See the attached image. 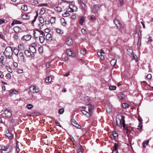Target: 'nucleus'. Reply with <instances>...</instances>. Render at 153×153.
<instances>
[{
  "mask_svg": "<svg viewBox=\"0 0 153 153\" xmlns=\"http://www.w3.org/2000/svg\"><path fill=\"white\" fill-rule=\"evenodd\" d=\"M44 26V25L42 23H40V24H39V26L40 29H42L43 27V26Z\"/></svg>",
  "mask_w": 153,
  "mask_h": 153,
  "instance_id": "59",
  "label": "nucleus"
},
{
  "mask_svg": "<svg viewBox=\"0 0 153 153\" xmlns=\"http://www.w3.org/2000/svg\"><path fill=\"white\" fill-rule=\"evenodd\" d=\"M89 98L88 97H86L85 98L84 101L85 102H87L89 101Z\"/></svg>",
  "mask_w": 153,
  "mask_h": 153,
  "instance_id": "55",
  "label": "nucleus"
},
{
  "mask_svg": "<svg viewBox=\"0 0 153 153\" xmlns=\"http://www.w3.org/2000/svg\"><path fill=\"white\" fill-rule=\"evenodd\" d=\"M81 111L84 115H86L87 117H89L91 115L90 113L89 112H88L84 110H82Z\"/></svg>",
  "mask_w": 153,
  "mask_h": 153,
  "instance_id": "19",
  "label": "nucleus"
},
{
  "mask_svg": "<svg viewBox=\"0 0 153 153\" xmlns=\"http://www.w3.org/2000/svg\"><path fill=\"white\" fill-rule=\"evenodd\" d=\"M30 18V16L27 14H25L22 16V18L24 19H28Z\"/></svg>",
  "mask_w": 153,
  "mask_h": 153,
  "instance_id": "28",
  "label": "nucleus"
},
{
  "mask_svg": "<svg viewBox=\"0 0 153 153\" xmlns=\"http://www.w3.org/2000/svg\"><path fill=\"white\" fill-rule=\"evenodd\" d=\"M4 148V149L1 151V153H9L12 149V147L11 146H9L7 147L5 146Z\"/></svg>",
  "mask_w": 153,
  "mask_h": 153,
  "instance_id": "3",
  "label": "nucleus"
},
{
  "mask_svg": "<svg viewBox=\"0 0 153 153\" xmlns=\"http://www.w3.org/2000/svg\"><path fill=\"white\" fill-rule=\"evenodd\" d=\"M4 75L3 74V73L1 72V71H0V77L1 78H3L4 77Z\"/></svg>",
  "mask_w": 153,
  "mask_h": 153,
  "instance_id": "60",
  "label": "nucleus"
},
{
  "mask_svg": "<svg viewBox=\"0 0 153 153\" xmlns=\"http://www.w3.org/2000/svg\"><path fill=\"white\" fill-rule=\"evenodd\" d=\"M66 52L67 54L70 56L74 57L75 56V53H74L73 51L70 49H67Z\"/></svg>",
  "mask_w": 153,
  "mask_h": 153,
  "instance_id": "8",
  "label": "nucleus"
},
{
  "mask_svg": "<svg viewBox=\"0 0 153 153\" xmlns=\"http://www.w3.org/2000/svg\"><path fill=\"white\" fill-rule=\"evenodd\" d=\"M129 51H132L131 54L132 55H133V59L135 60L136 61H137V56H136L134 55V52L132 50L129 49Z\"/></svg>",
  "mask_w": 153,
  "mask_h": 153,
  "instance_id": "35",
  "label": "nucleus"
},
{
  "mask_svg": "<svg viewBox=\"0 0 153 153\" xmlns=\"http://www.w3.org/2000/svg\"><path fill=\"white\" fill-rule=\"evenodd\" d=\"M17 56H18V57L21 60L23 61L24 62L25 61V57L23 53L20 52L18 54V55Z\"/></svg>",
  "mask_w": 153,
  "mask_h": 153,
  "instance_id": "11",
  "label": "nucleus"
},
{
  "mask_svg": "<svg viewBox=\"0 0 153 153\" xmlns=\"http://www.w3.org/2000/svg\"><path fill=\"white\" fill-rule=\"evenodd\" d=\"M152 39L151 37L150 36H149L148 38V42H152Z\"/></svg>",
  "mask_w": 153,
  "mask_h": 153,
  "instance_id": "61",
  "label": "nucleus"
},
{
  "mask_svg": "<svg viewBox=\"0 0 153 153\" xmlns=\"http://www.w3.org/2000/svg\"><path fill=\"white\" fill-rule=\"evenodd\" d=\"M18 48L19 50H22L24 49V46L23 45L20 44L18 45Z\"/></svg>",
  "mask_w": 153,
  "mask_h": 153,
  "instance_id": "43",
  "label": "nucleus"
},
{
  "mask_svg": "<svg viewBox=\"0 0 153 153\" xmlns=\"http://www.w3.org/2000/svg\"><path fill=\"white\" fill-rule=\"evenodd\" d=\"M38 16V14L37 13V12L36 14V16L34 17V19L32 21V23L33 24L36 21V18Z\"/></svg>",
  "mask_w": 153,
  "mask_h": 153,
  "instance_id": "48",
  "label": "nucleus"
},
{
  "mask_svg": "<svg viewBox=\"0 0 153 153\" xmlns=\"http://www.w3.org/2000/svg\"><path fill=\"white\" fill-rule=\"evenodd\" d=\"M81 32L82 34L83 35H85L87 33V31L85 29L83 28L81 30Z\"/></svg>",
  "mask_w": 153,
  "mask_h": 153,
  "instance_id": "41",
  "label": "nucleus"
},
{
  "mask_svg": "<svg viewBox=\"0 0 153 153\" xmlns=\"http://www.w3.org/2000/svg\"><path fill=\"white\" fill-rule=\"evenodd\" d=\"M45 8H42L41 10L40 13H41L42 14H43L45 13Z\"/></svg>",
  "mask_w": 153,
  "mask_h": 153,
  "instance_id": "54",
  "label": "nucleus"
},
{
  "mask_svg": "<svg viewBox=\"0 0 153 153\" xmlns=\"http://www.w3.org/2000/svg\"><path fill=\"white\" fill-rule=\"evenodd\" d=\"M114 23L117 26L118 29H120L121 28V25L118 20L116 19H115L114 21Z\"/></svg>",
  "mask_w": 153,
  "mask_h": 153,
  "instance_id": "9",
  "label": "nucleus"
},
{
  "mask_svg": "<svg viewBox=\"0 0 153 153\" xmlns=\"http://www.w3.org/2000/svg\"><path fill=\"white\" fill-rule=\"evenodd\" d=\"M5 146L2 145H0V150H1V151H3V150L4 149V147Z\"/></svg>",
  "mask_w": 153,
  "mask_h": 153,
  "instance_id": "57",
  "label": "nucleus"
},
{
  "mask_svg": "<svg viewBox=\"0 0 153 153\" xmlns=\"http://www.w3.org/2000/svg\"><path fill=\"white\" fill-rule=\"evenodd\" d=\"M30 90L31 93H38L39 91V89L36 88V87L34 86L30 88Z\"/></svg>",
  "mask_w": 153,
  "mask_h": 153,
  "instance_id": "5",
  "label": "nucleus"
},
{
  "mask_svg": "<svg viewBox=\"0 0 153 153\" xmlns=\"http://www.w3.org/2000/svg\"><path fill=\"white\" fill-rule=\"evenodd\" d=\"M114 149L113 150L112 153H117L118 151L117 150L118 148V144L116 143H114Z\"/></svg>",
  "mask_w": 153,
  "mask_h": 153,
  "instance_id": "16",
  "label": "nucleus"
},
{
  "mask_svg": "<svg viewBox=\"0 0 153 153\" xmlns=\"http://www.w3.org/2000/svg\"><path fill=\"white\" fill-rule=\"evenodd\" d=\"M46 39L49 41L52 40V37L51 35L49 33H47L46 36Z\"/></svg>",
  "mask_w": 153,
  "mask_h": 153,
  "instance_id": "21",
  "label": "nucleus"
},
{
  "mask_svg": "<svg viewBox=\"0 0 153 153\" xmlns=\"http://www.w3.org/2000/svg\"><path fill=\"white\" fill-rule=\"evenodd\" d=\"M84 22V19L83 17L80 18L79 20V23L81 25H83V23Z\"/></svg>",
  "mask_w": 153,
  "mask_h": 153,
  "instance_id": "29",
  "label": "nucleus"
},
{
  "mask_svg": "<svg viewBox=\"0 0 153 153\" xmlns=\"http://www.w3.org/2000/svg\"><path fill=\"white\" fill-rule=\"evenodd\" d=\"M50 63L49 62H47L46 65V66L47 68H49L50 66Z\"/></svg>",
  "mask_w": 153,
  "mask_h": 153,
  "instance_id": "63",
  "label": "nucleus"
},
{
  "mask_svg": "<svg viewBox=\"0 0 153 153\" xmlns=\"http://www.w3.org/2000/svg\"><path fill=\"white\" fill-rule=\"evenodd\" d=\"M31 38V36L30 35H27L23 36L22 38V40H24L26 41L29 40Z\"/></svg>",
  "mask_w": 153,
  "mask_h": 153,
  "instance_id": "12",
  "label": "nucleus"
},
{
  "mask_svg": "<svg viewBox=\"0 0 153 153\" xmlns=\"http://www.w3.org/2000/svg\"><path fill=\"white\" fill-rule=\"evenodd\" d=\"M21 9L24 10V11H26L27 10V6L25 5H22L21 7Z\"/></svg>",
  "mask_w": 153,
  "mask_h": 153,
  "instance_id": "32",
  "label": "nucleus"
},
{
  "mask_svg": "<svg viewBox=\"0 0 153 153\" xmlns=\"http://www.w3.org/2000/svg\"><path fill=\"white\" fill-rule=\"evenodd\" d=\"M152 75L151 74H149L147 75V76H146V78L148 79H150L151 77H152Z\"/></svg>",
  "mask_w": 153,
  "mask_h": 153,
  "instance_id": "56",
  "label": "nucleus"
},
{
  "mask_svg": "<svg viewBox=\"0 0 153 153\" xmlns=\"http://www.w3.org/2000/svg\"><path fill=\"white\" fill-rule=\"evenodd\" d=\"M149 142V140H146L143 141L142 143V145L144 148H145L146 147V146H147L148 145Z\"/></svg>",
  "mask_w": 153,
  "mask_h": 153,
  "instance_id": "23",
  "label": "nucleus"
},
{
  "mask_svg": "<svg viewBox=\"0 0 153 153\" xmlns=\"http://www.w3.org/2000/svg\"><path fill=\"white\" fill-rule=\"evenodd\" d=\"M39 40L41 43H42L45 40V38L43 36H40L39 38Z\"/></svg>",
  "mask_w": 153,
  "mask_h": 153,
  "instance_id": "37",
  "label": "nucleus"
},
{
  "mask_svg": "<svg viewBox=\"0 0 153 153\" xmlns=\"http://www.w3.org/2000/svg\"><path fill=\"white\" fill-rule=\"evenodd\" d=\"M118 97L120 100H123L125 97V95L122 93H120L118 94Z\"/></svg>",
  "mask_w": 153,
  "mask_h": 153,
  "instance_id": "15",
  "label": "nucleus"
},
{
  "mask_svg": "<svg viewBox=\"0 0 153 153\" xmlns=\"http://www.w3.org/2000/svg\"><path fill=\"white\" fill-rule=\"evenodd\" d=\"M71 18L73 19H74L76 18V16L74 15H72L71 16Z\"/></svg>",
  "mask_w": 153,
  "mask_h": 153,
  "instance_id": "62",
  "label": "nucleus"
},
{
  "mask_svg": "<svg viewBox=\"0 0 153 153\" xmlns=\"http://www.w3.org/2000/svg\"><path fill=\"white\" fill-rule=\"evenodd\" d=\"M56 30L57 33L60 34H62L64 33L63 30L60 28H56Z\"/></svg>",
  "mask_w": 153,
  "mask_h": 153,
  "instance_id": "31",
  "label": "nucleus"
},
{
  "mask_svg": "<svg viewBox=\"0 0 153 153\" xmlns=\"http://www.w3.org/2000/svg\"><path fill=\"white\" fill-rule=\"evenodd\" d=\"M52 80V78L51 76H49L45 79V82L47 83H50Z\"/></svg>",
  "mask_w": 153,
  "mask_h": 153,
  "instance_id": "22",
  "label": "nucleus"
},
{
  "mask_svg": "<svg viewBox=\"0 0 153 153\" xmlns=\"http://www.w3.org/2000/svg\"><path fill=\"white\" fill-rule=\"evenodd\" d=\"M39 53H41L43 51V48L42 46H40L39 48Z\"/></svg>",
  "mask_w": 153,
  "mask_h": 153,
  "instance_id": "50",
  "label": "nucleus"
},
{
  "mask_svg": "<svg viewBox=\"0 0 153 153\" xmlns=\"http://www.w3.org/2000/svg\"><path fill=\"white\" fill-rule=\"evenodd\" d=\"M117 60L116 59H112L111 61V64L112 65L114 66L116 63Z\"/></svg>",
  "mask_w": 153,
  "mask_h": 153,
  "instance_id": "38",
  "label": "nucleus"
},
{
  "mask_svg": "<svg viewBox=\"0 0 153 153\" xmlns=\"http://www.w3.org/2000/svg\"><path fill=\"white\" fill-rule=\"evenodd\" d=\"M6 136L9 139H12L13 137V135L11 134L9 131L7 129L6 130Z\"/></svg>",
  "mask_w": 153,
  "mask_h": 153,
  "instance_id": "14",
  "label": "nucleus"
},
{
  "mask_svg": "<svg viewBox=\"0 0 153 153\" xmlns=\"http://www.w3.org/2000/svg\"><path fill=\"white\" fill-rule=\"evenodd\" d=\"M50 21L45 20V23L46 25H49L50 24Z\"/></svg>",
  "mask_w": 153,
  "mask_h": 153,
  "instance_id": "58",
  "label": "nucleus"
},
{
  "mask_svg": "<svg viewBox=\"0 0 153 153\" xmlns=\"http://www.w3.org/2000/svg\"><path fill=\"white\" fill-rule=\"evenodd\" d=\"M106 111L108 113H110L112 111L111 106L110 105H108L106 108Z\"/></svg>",
  "mask_w": 153,
  "mask_h": 153,
  "instance_id": "20",
  "label": "nucleus"
},
{
  "mask_svg": "<svg viewBox=\"0 0 153 153\" xmlns=\"http://www.w3.org/2000/svg\"><path fill=\"white\" fill-rule=\"evenodd\" d=\"M25 54L27 56H29L31 55L30 51L29 50H26L25 51Z\"/></svg>",
  "mask_w": 153,
  "mask_h": 153,
  "instance_id": "30",
  "label": "nucleus"
},
{
  "mask_svg": "<svg viewBox=\"0 0 153 153\" xmlns=\"http://www.w3.org/2000/svg\"><path fill=\"white\" fill-rule=\"evenodd\" d=\"M70 15V13L68 12H65L62 14L63 16L65 17L69 16Z\"/></svg>",
  "mask_w": 153,
  "mask_h": 153,
  "instance_id": "49",
  "label": "nucleus"
},
{
  "mask_svg": "<svg viewBox=\"0 0 153 153\" xmlns=\"http://www.w3.org/2000/svg\"><path fill=\"white\" fill-rule=\"evenodd\" d=\"M6 77L7 79H9L11 77V76L10 73H7L6 75Z\"/></svg>",
  "mask_w": 153,
  "mask_h": 153,
  "instance_id": "53",
  "label": "nucleus"
},
{
  "mask_svg": "<svg viewBox=\"0 0 153 153\" xmlns=\"http://www.w3.org/2000/svg\"><path fill=\"white\" fill-rule=\"evenodd\" d=\"M39 21L40 23H43L44 22V19L43 18L41 17H39Z\"/></svg>",
  "mask_w": 153,
  "mask_h": 153,
  "instance_id": "52",
  "label": "nucleus"
},
{
  "mask_svg": "<svg viewBox=\"0 0 153 153\" xmlns=\"http://www.w3.org/2000/svg\"><path fill=\"white\" fill-rule=\"evenodd\" d=\"M99 9V6L98 5L95 4L94 5L92 9V11L93 13H97Z\"/></svg>",
  "mask_w": 153,
  "mask_h": 153,
  "instance_id": "4",
  "label": "nucleus"
},
{
  "mask_svg": "<svg viewBox=\"0 0 153 153\" xmlns=\"http://www.w3.org/2000/svg\"><path fill=\"white\" fill-rule=\"evenodd\" d=\"M64 111V109L63 108H60L59 109L58 113L60 114H62Z\"/></svg>",
  "mask_w": 153,
  "mask_h": 153,
  "instance_id": "46",
  "label": "nucleus"
},
{
  "mask_svg": "<svg viewBox=\"0 0 153 153\" xmlns=\"http://www.w3.org/2000/svg\"><path fill=\"white\" fill-rule=\"evenodd\" d=\"M37 46L36 44V43H34L32 44V47L31 48H33L34 50V51L33 52H32V53H34L36 51V49L35 48V47Z\"/></svg>",
  "mask_w": 153,
  "mask_h": 153,
  "instance_id": "45",
  "label": "nucleus"
},
{
  "mask_svg": "<svg viewBox=\"0 0 153 153\" xmlns=\"http://www.w3.org/2000/svg\"><path fill=\"white\" fill-rule=\"evenodd\" d=\"M116 121L117 124L118 126L121 128L123 126L124 129H126L125 117L124 116L122 115L120 117V118H117Z\"/></svg>",
  "mask_w": 153,
  "mask_h": 153,
  "instance_id": "1",
  "label": "nucleus"
},
{
  "mask_svg": "<svg viewBox=\"0 0 153 153\" xmlns=\"http://www.w3.org/2000/svg\"><path fill=\"white\" fill-rule=\"evenodd\" d=\"M21 23L20 21L17 20H15L13 21L11 25H13L15 24H20Z\"/></svg>",
  "mask_w": 153,
  "mask_h": 153,
  "instance_id": "39",
  "label": "nucleus"
},
{
  "mask_svg": "<svg viewBox=\"0 0 153 153\" xmlns=\"http://www.w3.org/2000/svg\"><path fill=\"white\" fill-rule=\"evenodd\" d=\"M138 120L140 121V123H139V125L138 126L137 129H138L140 130L142 128L143 126L142 121H143V120L141 119L140 120L139 119H138Z\"/></svg>",
  "mask_w": 153,
  "mask_h": 153,
  "instance_id": "17",
  "label": "nucleus"
},
{
  "mask_svg": "<svg viewBox=\"0 0 153 153\" xmlns=\"http://www.w3.org/2000/svg\"><path fill=\"white\" fill-rule=\"evenodd\" d=\"M54 9L55 11L57 12H60L62 10V8L61 7H56Z\"/></svg>",
  "mask_w": 153,
  "mask_h": 153,
  "instance_id": "40",
  "label": "nucleus"
},
{
  "mask_svg": "<svg viewBox=\"0 0 153 153\" xmlns=\"http://www.w3.org/2000/svg\"><path fill=\"white\" fill-rule=\"evenodd\" d=\"M10 96H12L14 94H17L18 92L15 90L11 89L10 91Z\"/></svg>",
  "mask_w": 153,
  "mask_h": 153,
  "instance_id": "18",
  "label": "nucleus"
},
{
  "mask_svg": "<svg viewBox=\"0 0 153 153\" xmlns=\"http://www.w3.org/2000/svg\"><path fill=\"white\" fill-rule=\"evenodd\" d=\"M4 113L7 117L10 118L12 115L11 111L10 109H6L4 111Z\"/></svg>",
  "mask_w": 153,
  "mask_h": 153,
  "instance_id": "6",
  "label": "nucleus"
},
{
  "mask_svg": "<svg viewBox=\"0 0 153 153\" xmlns=\"http://www.w3.org/2000/svg\"><path fill=\"white\" fill-rule=\"evenodd\" d=\"M66 43L67 45L69 46L72 45L73 42L71 38H68L66 39Z\"/></svg>",
  "mask_w": 153,
  "mask_h": 153,
  "instance_id": "7",
  "label": "nucleus"
},
{
  "mask_svg": "<svg viewBox=\"0 0 153 153\" xmlns=\"http://www.w3.org/2000/svg\"><path fill=\"white\" fill-rule=\"evenodd\" d=\"M97 54L100 60H103L104 59V57L102 54H101V53H97Z\"/></svg>",
  "mask_w": 153,
  "mask_h": 153,
  "instance_id": "25",
  "label": "nucleus"
},
{
  "mask_svg": "<svg viewBox=\"0 0 153 153\" xmlns=\"http://www.w3.org/2000/svg\"><path fill=\"white\" fill-rule=\"evenodd\" d=\"M71 124L76 127L80 128L81 126L77 123L74 120H71Z\"/></svg>",
  "mask_w": 153,
  "mask_h": 153,
  "instance_id": "10",
  "label": "nucleus"
},
{
  "mask_svg": "<svg viewBox=\"0 0 153 153\" xmlns=\"http://www.w3.org/2000/svg\"><path fill=\"white\" fill-rule=\"evenodd\" d=\"M4 53L6 56L9 59H10L13 54V51L11 48L7 47L5 49Z\"/></svg>",
  "mask_w": 153,
  "mask_h": 153,
  "instance_id": "2",
  "label": "nucleus"
},
{
  "mask_svg": "<svg viewBox=\"0 0 153 153\" xmlns=\"http://www.w3.org/2000/svg\"><path fill=\"white\" fill-rule=\"evenodd\" d=\"M13 37L16 39H18V36L16 34L14 35Z\"/></svg>",
  "mask_w": 153,
  "mask_h": 153,
  "instance_id": "64",
  "label": "nucleus"
},
{
  "mask_svg": "<svg viewBox=\"0 0 153 153\" xmlns=\"http://www.w3.org/2000/svg\"><path fill=\"white\" fill-rule=\"evenodd\" d=\"M26 107L28 109H31L33 107V106L31 104H29L26 105Z\"/></svg>",
  "mask_w": 153,
  "mask_h": 153,
  "instance_id": "36",
  "label": "nucleus"
},
{
  "mask_svg": "<svg viewBox=\"0 0 153 153\" xmlns=\"http://www.w3.org/2000/svg\"><path fill=\"white\" fill-rule=\"evenodd\" d=\"M122 106L123 108H127L129 107V105L127 103H123L122 104Z\"/></svg>",
  "mask_w": 153,
  "mask_h": 153,
  "instance_id": "34",
  "label": "nucleus"
},
{
  "mask_svg": "<svg viewBox=\"0 0 153 153\" xmlns=\"http://www.w3.org/2000/svg\"><path fill=\"white\" fill-rule=\"evenodd\" d=\"M116 89V86L115 85L110 86L109 87V89L110 90H115Z\"/></svg>",
  "mask_w": 153,
  "mask_h": 153,
  "instance_id": "42",
  "label": "nucleus"
},
{
  "mask_svg": "<svg viewBox=\"0 0 153 153\" xmlns=\"http://www.w3.org/2000/svg\"><path fill=\"white\" fill-rule=\"evenodd\" d=\"M13 30L15 32L17 33L20 31L21 28L19 27H15L14 28Z\"/></svg>",
  "mask_w": 153,
  "mask_h": 153,
  "instance_id": "26",
  "label": "nucleus"
},
{
  "mask_svg": "<svg viewBox=\"0 0 153 153\" xmlns=\"http://www.w3.org/2000/svg\"><path fill=\"white\" fill-rule=\"evenodd\" d=\"M6 67L7 70L9 72H10V73H12L13 72V71L12 70V69H11L10 67L6 66Z\"/></svg>",
  "mask_w": 153,
  "mask_h": 153,
  "instance_id": "51",
  "label": "nucleus"
},
{
  "mask_svg": "<svg viewBox=\"0 0 153 153\" xmlns=\"http://www.w3.org/2000/svg\"><path fill=\"white\" fill-rule=\"evenodd\" d=\"M87 52L85 48H82L81 50V53L83 55H85Z\"/></svg>",
  "mask_w": 153,
  "mask_h": 153,
  "instance_id": "33",
  "label": "nucleus"
},
{
  "mask_svg": "<svg viewBox=\"0 0 153 153\" xmlns=\"http://www.w3.org/2000/svg\"><path fill=\"white\" fill-rule=\"evenodd\" d=\"M88 110L89 112L91 114L93 112V111L94 109V107L93 105L90 104H88Z\"/></svg>",
  "mask_w": 153,
  "mask_h": 153,
  "instance_id": "13",
  "label": "nucleus"
},
{
  "mask_svg": "<svg viewBox=\"0 0 153 153\" xmlns=\"http://www.w3.org/2000/svg\"><path fill=\"white\" fill-rule=\"evenodd\" d=\"M61 24L64 26H65L66 25V22L63 19L61 20Z\"/></svg>",
  "mask_w": 153,
  "mask_h": 153,
  "instance_id": "44",
  "label": "nucleus"
},
{
  "mask_svg": "<svg viewBox=\"0 0 153 153\" xmlns=\"http://www.w3.org/2000/svg\"><path fill=\"white\" fill-rule=\"evenodd\" d=\"M50 21L51 24H55L56 22V18L54 17H51Z\"/></svg>",
  "mask_w": 153,
  "mask_h": 153,
  "instance_id": "27",
  "label": "nucleus"
},
{
  "mask_svg": "<svg viewBox=\"0 0 153 153\" xmlns=\"http://www.w3.org/2000/svg\"><path fill=\"white\" fill-rule=\"evenodd\" d=\"M19 50H18L17 49H16L15 48H14V51H13V52L14 53L16 54L17 56L18 55V54H19Z\"/></svg>",
  "mask_w": 153,
  "mask_h": 153,
  "instance_id": "47",
  "label": "nucleus"
},
{
  "mask_svg": "<svg viewBox=\"0 0 153 153\" xmlns=\"http://www.w3.org/2000/svg\"><path fill=\"white\" fill-rule=\"evenodd\" d=\"M4 59V58L3 56H1L0 57V65L2 66L4 65L3 63V61Z\"/></svg>",
  "mask_w": 153,
  "mask_h": 153,
  "instance_id": "24",
  "label": "nucleus"
}]
</instances>
